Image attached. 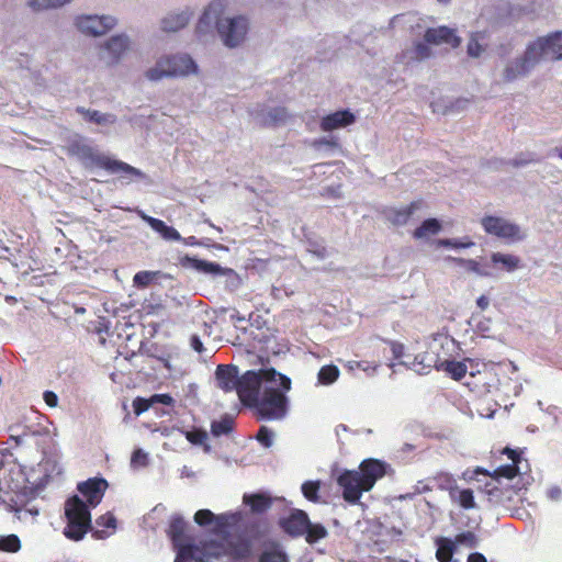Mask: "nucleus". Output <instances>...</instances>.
I'll return each instance as SVG.
<instances>
[{
    "label": "nucleus",
    "instance_id": "1",
    "mask_svg": "<svg viewBox=\"0 0 562 562\" xmlns=\"http://www.w3.org/2000/svg\"><path fill=\"white\" fill-rule=\"evenodd\" d=\"M291 389V380L274 369H260L257 383L250 389L251 400H245L244 405L256 408L260 419L279 420L288 412L285 393Z\"/></svg>",
    "mask_w": 562,
    "mask_h": 562
},
{
    "label": "nucleus",
    "instance_id": "2",
    "mask_svg": "<svg viewBox=\"0 0 562 562\" xmlns=\"http://www.w3.org/2000/svg\"><path fill=\"white\" fill-rule=\"evenodd\" d=\"M108 482L104 479H89L78 484L77 490L87 498L86 504L78 495L69 497L65 503L67 525L64 536L72 541H80L91 529L90 507L99 505L103 498Z\"/></svg>",
    "mask_w": 562,
    "mask_h": 562
},
{
    "label": "nucleus",
    "instance_id": "3",
    "mask_svg": "<svg viewBox=\"0 0 562 562\" xmlns=\"http://www.w3.org/2000/svg\"><path fill=\"white\" fill-rule=\"evenodd\" d=\"M186 530V521L180 516H173L169 525V536L177 549L175 562H209L211 558H220L223 555L239 557L247 551L245 546L233 547L226 539L222 542L210 541L202 548L182 543V537Z\"/></svg>",
    "mask_w": 562,
    "mask_h": 562
},
{
    "label": "nucleus",
    "instance_id": "4",
    "mask_svg": "<svg viewBox=\"0 0 562 562\" xmlns=\"http://www.w3.org/2000/svg\"><path fill=\"white\" fill-rule=\"evenodd\" d=\"M0 505L9 512H15L21 519L23 515L35 517L38 509L31 505L35 490L27 485V479L18 464L0 469Z\"/></svg>",
    "mask_w": 562,
    "mask_h": 562
},
{
    "label": "nucleus",
    "instance_id": "5",
    "mask_svg": "<svg viewBox=\"0 0 562 562\" xmlns=\"http://www.w3.org/2000/svg\"><path fill=\"white\" fill-rule=\"evenodd\" d=\"M387 464L376 459H368L361 462L359 471L342 472L337 482L342 488L345 501L356 504L362 492L370 491L375 482L386 474Z\"/></svg>",
    "mask_w": 562,
    "mask_h": 562
},
{
    "label": "nucleus",
    "instance_id": "6",
    "mask_svg": "<svg viewBox=\"0 0 562 562\" xmlns=\"http://www.w3.org/2000/svg\"><path fill=\"white\" fill-rule=\"evenodd\" d=\"M256 370H248L239 375V370L234 364H220L215 370L216 385L222 391L228 393L235 391L244 403L245 400H251L250 389L257 383Z\"/></svg>",
    "mask_w": 562,
    "mask_h": 562
},
{
    "label": "nucleus",
    "instance_id": "7",
    "mask_svg": "<svg viewBox=\"0 0 562 562\" xmlns=\"http://www.w3.org/2000/svg\"><path fill=\"white\" fill-rule=\"evenodd\" d=\"M445 350H454V339L447 335L438 334L434 336L430 341L428 351L415 356L412 361H400L398 364L404 366L418 374H427L432 368L440 371V363L442 361Z\"/></svg>",
    "mask_w": 562,
    "mask_h": 562
},
{
    "label": "nucleus",
    "instance_id": "8",
    "mask_svg": "<svg viewBox=\"0 0 562 562\" xmlns=\"http://www.w3.org/2000/svg\"><path fill=\"white\" fill-rule=\"evenodd\" d=\"M481 225L486 234L495 236L507 244H515L526 238L525 231L505 217L486 215L482 217Z\"/></svg>",
    "mask_w": 562,
    "mask_h": 562
},
{
    "label": "nucleus",
    "instance_id": "9",
    "mask_svg": "<svg viewBox=\"0 0 562 562\" xmlns=\"http://www.w3.org/2000/svg\"><path fill=\"white\" fill-rule=\"evenodd\" d=\"M249 31V21L244 15L225 16L217 22V34L228 48H236L244 43Z\"/></svg>",
    "mask_w": 562,
    "mask_h": 562
},
{
    "label": "nucleus",
    "instance_id": "10",
    "mask_svg": "<svg viewBox=\"0 0 562 562\" xmlns=\"http://www.w3.org/2000/svg\"><path fill=\"white\" fill-rule=\"evenodd\" d=\"M66 151L69 156L77 158L85 168L98 167L103 169L109 158L108 155L100 153L88 139L81 136L70 139L66 146Z\"/></svg>",
    "mask_w": 562,
    "mask_h": 562
},
{
    "label": "nucleus",
    "instance_id": "11",
    "mask_svg": "<svg viewBox=\"0 0 562 562\" xmlns=\"http://www.w3.org/2000/svg\"><path fill=\"white\" fill-rule=\"evenodd\" d=\"M537 52L538 45L531 46L529 43L522 55L506 63L502 74L503 80L506 82H512L528 76L540 63Z\"/></svg>",
    "mask_w": 562,
    "mask_h": 562
},
{
    "label": "nucleus",
    "instance_id": "12",
    "mask_svg": "<svg viewBox=\"0 0 562 562\" xmlns=\"http://www.w3.org/2000/svg\"><path fill=\"white\" fill-rule=\"evenodd\" d=\"M249 114L258 124L267 127L285 125L292 119V114L284 106L257 105L249 111Z\"/></svg>",
    "mask_w": 562,
    "mask_h": 562
},
{
    "label": "nucleus",
    "instance_id": "13",
    "mask_svg": "<svg viewBox=\"0 0 562 562\" xmlns=\"http://www.w3.org/2000/svg\"><path fill=\"white\" fill-rule=\"evenodd\" d=\"M116 24L111 15H81L76 19L77 29L89 36H101Z\"/></svg>",
    "mask_w": 562,
    "mask_h": 562
},
{
    "label": "nucleus",
    "instance_id": "14",
    "mask_svg": "<svg viewBox=\"0 0 562 562\" xmlns=\"http://www.w3.org/2000/svg\"><path fill=\"white\" fill-rule=\"evenodd\" d=\"M131 48V40L125 34L111 36L101 46V59L108 66H114L125 56Z\"/></svg>",
    "mask_w": 562,
    "mask_h": 562
},
{
    "label": "nucleus",
    "instance_id": "15",
    "mask_svg": "<svg viewBox=\"0 0 562 562\" xmlns=\"http://www.w3.org/2000/svg\"><path fill=\"white\" fill-rule=\"evenodd\" d=\"M531 46L538 45V59L541 60H562V32H554L548 36L538 37L530 43Z\"/></svg>",
    "mask_w": 562,
    "mask_h": 562
},
{
    "label": "nucleus",
    "instance_id": "16",
    "mask_svg": "<svg viewBox=\"0 0 562 562\" xmlns=\"http://www.w3.org/2000/svg\"><path fill=\"white\" fill-rule=\"evenodd\" d=\"M221 19L220 8L217 4H210L205 8L195 27V34L200 42L209 43L214 38V31H217V22Z\"/></svg>",
    "mask_w": 562,
    "mask_h": 562
},
{
    "label": "nucleus",
    "instance_id": "17",
    "mask_svg": "<svg viewBox=\"0 0 562 562\" xmlns=\"http://www.w3.org/2000/svg\"><path fill=\"white\" fill-rule=\"evenodd\" d=\"M171 70V78H183L191 75H198L199 66L195 60L187 53H177L166 55Z\"/></svg>",
    "mask_w": 562,
    "mask_h": 562
},
{
    "label": "nucleus",
    "instance_id": "18",
    "mask_svg": "<svg viewBox=\"0 0 562 562\" xmlns=\"http://www.w3.org/2000/svg\"><path fill=\"white\" fill-rule=\"evenodd\" d=\"M284 532L292 537L304 536L308 529V516L301 509H295L286 518L280 519Z\"/></svg>",
    "mask_w": 562,
    "mask_h": 562
},
{
    "label": "nucleus",
    "instance_id": "19",
    "mask_svg": "<svg viewBox=\"0 0 562 562\" xmlns=\"http://www.w3.org/2000/svg\"><path fill=\"white\" fill-rule=\"evenodd\" d=\"M103 169L112 175H119L120 179L127 180V183L134 179H147L146 173H144L140 169H137L122 160L111 158L110 156Z\"/></svg>",
    "mask_w": 562,
    "mask_h": 562
},
{
    "label": "nucleus",
    "instance_id": "20",
    "mask_svg": "<svg viewBox=\"0 0 562 562\" xmlns=\"http://www.w3.org/2000/svg\"><path fill=\"white\" fill-rule=\"evenodd\" d=\"M356 121L355 114L349 110H339L324 116L321 120V130L323 132H333L338 128L347 127Z\"/></svg>",
    "mask_w": 562,
    "mask_h": 562
},
{
    "label": "nucleus",
    "instance_id": "21",
    "mask_svg": "<svg viewBox=\"0 0 562 562\" xmlns=\"http://www.w3.org/2000/svg\"><path fill=\"white\" fill-rule=\"evenodd\" d=\"M180 262L182 267L193 269L204 274L217 276L232 272L231 269L223 268L216 262L205 261L202 259L190 257L188 255L184 256Z\"/></svg>",
    "mask_w": 562,
    "mask_h": 562
},
{
    "label": "nucleus",
    "instance_id": "22",
    "mask_svg": "<svg viewBox=\"0 0 562 562\" xmlns=\"http://www.w3.org/2000/svg\"><path fill=\"white\" fill-rule=\"evenodd\" d=\"M136 213L151 227L153 231L158 233L165 240L177 241L182 239V236L179 234V232L175 227L168 226L164 221L149 216L142 210H137Z\"/></svg>",
    "mask_w": 562,
    "mask_h": 562
},
{
    "label": "nucleus",
    "instance_id": "23",
    "mask_svg": "<svg viewBox=\"0 0 562 562\" xmlns=\"http://www.w3.org/2000/svg\"><path fill=\"white\" fill-rule=\"evenodd\" d=\"M425 41L431 44L446 43L452 47H457L460 44V38L454 34V31L446 26L428 29L425 33Z\"/></svg>",
    "mask_w": 562,
    "mask_h": 562
},
{
    "label": "nucleus",
    "instance_id": "24",
    "mask_svg": "<svg viewBox=\"0 0 562 562\" xmlns=\"http://www.w3.org/2000/svg\"><path fill=\"white\" fill-rule=\"evenodd\" d=\"M237 520L236 514H224L215 516L210 509H200L194 514V521L200 526H206L215 521L216 526L222 528L234 524Z\"/></svg>",
    "mask_w": 562,
    "mask_h": 562
},
{
    "label": "nucleus",
    "instance_id": "25",
    "mask_svg": "<svg viewBox=\"0 0 562 562\" xmlns=\"http://www.w3.org/2000/svg\"><path fill=\"white\" fill-rule=\"evenodd\" d=\"M192 18V11L186 8L179 12H171L161 21V29L165 32H177L183 29Z\"/></svg>",
    "mask_w": 562,
    "mask_h": 562
},
{
    "label": "nucleus",
    "instance_id": "26",
    "mask_svg": "<svg viewBox=\"0 0 562 562\" xmlns=\"http://www.w3.org/2000/svg\"><path fill=\"white\" fill-rule=\"evenodd\" d=\"M166 55L160 56L156 63L144 71V77L150 82H158L171 78V70Z\"/></svg>",
    "mask_w": 562,
    "mask_h": 562
},
{
    "label": "nucleus",
    "instance_id": "27",
    "mask_svg": "<svg viewBox=\"0 0 562 562\" xmlns=\"http://www.w3.org/2000/svg\"><path fill=\"white\" fill-rule=\"evenodd\" d=\"M452 351L445 350L442 361L440 363V371L447 372L452 379L461 380L467 373V366L463 362L454 361Z\"/></svg>",
    "mask_w": 562,
    "mask_h": 562
},
{
    "label": "nucleus",
    "instance_id": "28",
    "mask_svg": "<svg viewBox=\"0 0 562 562\" xmlns=\"http://www.w3.org/2000/svg\"><path fill=\"white\" fill-rule=\"evenodd\" d=\"M77 112L81 114L85 120L101 126H111L116 122V115L112 113H102L100 111L86 109L83 106H78Z\"/></svg>",
    "mask_w": 562,
    "mask_h": 562
},
{
    "label": "nucleus",
    "instance_id": "29",
    "mask_svg": "<svg viewBox=\"0 0 562 562\" xmlns=\"http://www.w3.org/2000/svg\"><path fill=\"white\" fill-rule=\"evenodd\" d=\"M259 562H289V558L279 542L271 541L265 546Z\"/></svg>",
    "mask_w": 562,
    "mask_h": 562
},
{
    "label": "nucleus",
    "instance_id": "30",
    "mask_svg": "<svg viewBox=\"0 0 562 562\" xmlns=\"http://www.w3.org/2000/svg\"><path fill=\"white\" fill-rule=\"evenodd\" d=\"M491 261L494 266H501V269L506 272H514L515 270L520 268V258L503 252H493L491 255Z\"/></svg>",
    "mask_w": 562,
    "mask_h": 562
},
{
    "label": "nucleus",
    "instance_id": "31",
    "mask_svg": "<svg viewBox=\"0 0 562 562\" xmlns=\"http://www.w3.org/2000/svg\"><path fill=\"white\" fill-rule=\"evenodd\" d=\"M419 202H413L411 205L403 209H392L387 212V220L394 225H405L408 223L415 210L419 207Z\"/></svg>",
    "mask_w": 562,
    "mask_h": 562
},
{
    "label": "nucleus",
    "instance_id": "32",
    "mask_svg": "<svg viewBox=\"0 0 562 562\" xmlns=\"http://www.w3.org/2000/svg\"><path fill=\"white\" fill-rule=\"evenodd\" d=\"M162 278H169V276L161 271H138L133 277V284L136 288L145 289L150 284L158 282Z\"/></svg>",
    "mask_w": 562,
    "mask_h": 562
},
{
    "label": "nucleus",
    "instance_id": "33",
    "mask_svg": "<svg viewBox=\"0 0 562 562\" xmlns=\"http://www.w3.org/2000/svg\"><path fill=\"white\" fill-rule=\"evenodd\" d=\"M437 552L436 557L439 562H458L453 560V553L456 551V542L450 538H439L436 541Z\"/></svg>",
    "mask_w": 562,
    "mask_h": 562
},
{
    "label": "nucleus",
    "instance_id": "34",
    "mask_svg": "<svg viewBox=\"0 0 562 562\" xmlns=\"http://www.w3.org/2000/svg\"><path fill=\"white\" fill-rule=\"evenodd\" d=\"M244 503L250 506L254 513L261 514L270 508L272 498L266 494H245Z\"/></svg>",
    "mask_w": 562,
    "mask_h": 562
},
{
    "label": "nucleus",
    "instance_id": "35",
    "mask_svg": "<svg viewBox=\"0 0 562 562\" xmlns=\"http://www.w3.org/2000/svg\"><path fill=\"white\" fill-rule=\"evenodd\" d=\"M440 231L441 223L437 218H428L414 231L413 236L416 239H426L430 236L437 235Z\"/></svg>",
    "mask_w": 562,
    "mask_h": 562
},
{
    "label": "nucleus",
    "instance_id": "36",
    "mask_svg": "<svg viewBox=\"0 0 562 562\" xmlns=\"http://www.w3.org/2000/svg\"><path fill=\"white\" fill-rule=\"evenodd\" d=\"M506 453H508L509 459L513 460L512 464L501 465L494 471V477L495 479H513L518 473V465L517 462H519V458L516 451L506 449Z\"/></svg>",
    "mask_w": 562,
    "mask_h": 562
},
{
    "label": "nucleus",
    "instance_id": "37",
    "mask_svg": "<svg viewBox=\"0 0 562 562\" xmlns=\"http://www.w3.org/2000/svg\"><path fill=\"white\" fill-rule=\"evenodd\" d=\"M450 497L458 502L464 509H471L475 507L473 491L470 488L458 490L457 487L450 492Z\"/></svg>",
    "mask_w": 562,
    "mask_h": 562
},
{
    "label": "nucleus",
    "instance_id": "38",
    "mask_svg": "<svg viewBox=\"0 0 562 562\" xmlns=\"http://www.w3.org/2000/svg\"><path fill=\"white\" fill-rule=\"evenodd\" d=\"M234 419L229 415H224L220 420H213L211 424V434L214 437L228 435L233 430Z\"/></svg>",
    "mask_w": 562,
    "mask_h": 562
},
{
    "label": "nucleus",
    "instance_id": "39",
    "mask_svg": "<svg viewBox=\"0 0 562 562\" xmlns=\"http://www.w3.org/2000/svg\"><path fill=\"white\" fill-rule=\"evenodd\" d=\"M339 374H340V371H339L338 367H336L334 364L323 366L319 369L318 374H317L318 384L330 385L337 381V379L339 378Z\"/></svg>",
    "mask_w": 562,
    "mask_h": 562
},
{
    "label": "nucleus",
    "instance_id": "40",
    "mask_svg": "<svg viewBox=\"0 0 562 562\" xmlns=\"http://www.w3.org/2000/svg\"><path fill=\"white\" fill-rule=\"evenodd\" d=\"M446 260L456 262L457 265L465 268L467 270H469L480 277H490L491 276V273L487 270L482 269L481 266L479 265V262L473 259H463V258H456V257L449 256L446 258Z\"/></svg>",
    "mask_w": 562,
    "mask_h": 562
},
{
    "label": "nucleus",
    "instance_id": "41",
    "mask_svg": "<svg viewBox=\"0 0 562 562\" xmlns=\"http://www.w3.org/2000/svg\"><path fill=\"white\" fill-rule=\"evenodd\" d=\"M482 42H485L484 33H473L468 43V54L471 57H479L484 52Z\"/></svg>",
    "mask_w": 562,
    "mask_h": 562
},
{
    "label": "nucleus",
    "instance_id": "42",
    "mask_svg": "<svg viewBox=\"0 0 562 562\" xmlns=\"http://www.w3.org/2000/svg\"><path fill=\"white\" fill-rule=\"evenodd\" d=\"M434 487H438L440 490H448L449 492L456 488V480L449 473H438L436 476L430 479Z\"/></svg>",
    "mask_w": 562,
    "mask_h": 562
},
{
    "label": "nucleus",
    "instance_id": "43",
    "mask_svg": "<svg viewBox=\"0 0 562 562\" xmlns=\"http://www.w3.org/2000/svg\"><path fill=\"white\" fill-rule=\"evenodd\" d=\"M186 438L193 445H201L205 452H210L211 447L206 443L207 432L202 429L187 430Z\"/></svg>",
    "mask_w": 562,
    "mask_h": 562
},
{
    "label": "nucleus",
    "instance_id": "44",
    "mask_svg": "<svg viewBox=\"0 0 562 562\" xmlns=\"http://www.w3.org/2000/svg\"><path fill=\"white\" fill-rule=\"evenodd\" d=\"M436 244L438 247H449V248H456V249L470 248V247L474 246V243L468 237H464L462 239L442 238V239H438L436 241Z\"/></svg>",
    "mask_w": 562,
    "mask_h": 562
},
{
    "label": "nucleus",
    "instance_id": "45",
    "mask_svg": "<svg viewBox=\"0 0 562 562\" xmlns=\"http://www.w3.org/2000/svg\"><path fill=\"white\" fill-rule=\"evenodd\" d=\"M326 535H327V531L324 526H322L319 524H312L308 520V529L304 535L306 537L307 542H310V543L316 542L319 539H323L324 537H326Z\"/></svg>",
    "mask_w": 562,
    "mask_h": 562
},
{
    "label": "nucleus",
    "instance_id": "46",
    "mask_svg": "<svg viewBox=\"0 0 562 562\" xmlns=\"http://www.w3.org/2000/svg\"><path fill=\"white\" fill-rule=\"evenodd\" d=\"M319 487V481H306L302 484L301 490L306 499L315 503L318 501Z\"/></svg>",
    "mask_w": 562,
    "mask_h": 562
},
{
    "label": "nucleus",
    "instance_id": "47",
    "mask_svg": "<svg viewBox=\"0 0 562 562\" xmlns=\"http://www.w3.org/2000/svg\"><path fill=\"white\" fill-rule=\"evenodd\" d=\"M453 542H456L457 546H463L467 548H476L479 544V539L472 531H464L456 536Z\"/></svg>",
    "mask_w": 562,
    "mask_h": 562
},
{
    "label": "nucleus",
    "instance_id": "48",
    "mask_svg": "<svg viewBox=\"0 0 562 562\" xmlns=\"http://www.w3.org/2000/svg\"><path fill=\"white\" fill-rule=\"evenodd\" d=\"M21 548V542L18 536L9 535L0 537V550L7 552H16Z\"/></svg>",
    "mask_w": 562,
    "mask_h": 562
},
{
    "label": "nucleus",
    "instance_id": "49",
    "mask_svg": "<svg viewBox=\"0 0 562 562\" xmlns=\"http://www.w3.org/2000/svg\"><path fill=\"white\" fill-rule=\"evenodd\" d=\"M538 161H539V159L536 157V155L533 153L528 151V153H520L515 158H513L509 164L513 167L519 168V167H525L529 164L538 162Z\"/></svg>",
    "mask_w": 562,
    "mask_h": 562
},
{
    "label": "nucleus",
    "instance_id": "50",
    "mask_svg": "<svg viewBox=\"0 0 562 562\" xmlns=\"http://www.w3.org/2000/svg\"><path fill=\"white\" fill-rule=\"evenodd\" d=\"M71 0H31L30 5L36 10L61 7Z\"/></svg>",
    "mask_w": 562,
    "mask_h": 562
},
{
    "label": "nucleus",
    "instance_id": "51",
    "mask_svg": "<svg viewBox=\"0 0 562 562\" xmlns=\"http://www.w3.org/2000/svg\"><path fill=\"white\" fill-rule=\"evenodd\" d=\"M148 454L142 449H136L131 458V467L134 469L144 468L147 465Z\"/></svg>",
    "mask_w": 562,
    "mask_h": 562
},
{
    "label": "nucleus",
    "instance_id": "52",
    "mask_svg": "<svg viewBox=\"0 0 562 562\" xmlns=\"http://www.w3.org/2000/svg\"><path fill=\"white\" fill-rule=\"evenodd\" d=\"M273 437V432L265 426H261L257 434V440L266 448L272 446Z\"/></svg>",
    "mask_w": 562,
    "mask_h": 562
},
{
    "label": "nucleus",
    "instance_id": "53",
    "mask_svg": "<svg viewBox=\"0 0 562 562\" xmlns=\"http://www.w3.org/2000/svg\"><path fill=\"white\" fill-rule=\"evenodd\" d=\"M150 406H153L150 397L149 398L136 397L133 401L134 413L137 416H139L140 414L146 412Z\"/></svg>",
    "mask_w": 562,
    "mask_h": 562
},
{
    "label": "nucleus",
    "instance_id": "54",
    "mask_svg": "<svg viewBox=\"0 0 562 562\" xmlns=\"http://www.w3.org/2000/svg\"><path fill=\"white\" fill-rule=\"evenodd\" d=\"M312 145L315 149H322L323 147L337 148L339 146L336 137H321L315 139Z\"/></svg>",
    "mask_w": 562,
    "mask_h": 562
},
{
    "label": "nucleus",
    "instance_id": "55",
    "mask_svg": "<svg viewBox=\"0 0 562 562\" xmlns=\"http://www.w3.org/2000/svg\"><path fill=\"white\" fill-rule=\"evenodd\" d=\"M115 517L111 514H105L103 516H100L97 520H95V524L100 527H104V528H111V529H114L115 528Z\"/></svg>",
    "mask_w": 562,
    "mask_h": 562
},
{
    "label": "nucleus",
    "instance_id": "56",
    "mask_svg": "<svg viewBox=\"0 0 562 562\" xmlns=\"http://www.w3.org/2000/svg\"><path fill=\"white\" fill-rule=\"evenodd\" d=\"M151 405L154 404H162L170 406L173 404L175 400L169 394H154L150 396Z\"/></svg>",
    "mask_w": 562,
    "mask_h": 562
},
{
    "label": "nucleus",
    "instance_id": "57",
    "mask_svg": "<svg viewBox=\"0 0 562 562\" xmlns=\"http://www.w3.org/2000/svg\"><path fill=\"white\" fill-rule=\"evenodd\" d=\"M430 56V48L425 43H418L415 46V57L424 59Z\"/></svg>",
    "mask_w": 562,
    "mask_h": 562
},
{
    "label": "nucleus",
    "instance_id": "58",
    "mask_svg": "<svg viewBox=\"0 0 562 562\" xmlns=\"http://www.w3.org/2000/svg\"><path fill=\"white\" fill-rule=\"evenodd\" d=\"M391 351L394 359H401L404 356L405 347L397 341H390Z\"/></svg>",
    "mask_w": 562,
    "mask_h": 562
},
{
    "label": "nucleus",
    "instance_id": "59",
    "mask_svg": "<svg viewBox=\"0 0 562 562\" xmlns=\"http://www.w3.org/2000/svg\"><path fill=\"white\" fill-rule=\"evenodd\" d=\"M43 400L49 407H56L58 405V396L53 391H45L43 393Z\"/></svg>",
    "mask_w": 562,
    "mask_h": 562
},
{
    "label": "nucleus",
    "instance_id": "60",
    "mask_svg": "<svg viewBox=\"0 0 562 562\" xmlns=\"http://www.w3.org/2000/svg\"><path fill=\"white\" fill-rule=\"evenodd\" d=\"M308 251L316 256L318 259H324L327 256V249L324 246L317 244H311Z\"/></svg>",
    "mask_w": 562,
    "mask_h": 562
},
{
    "label": "nucleus",
    "instance_id": "61",
    "mask_svg": "<svg viewBox=\"0 0 562 562\" xmlns=\"http://www.w3.org/2000/svg\"><path fill=\"white\" fill-rule=\"evenodd\" d=\"M432 488H434V486H432V483L430 482V480H428V482L419 481L414 486V493L415 494H422V493L428 492V491H430Z\"/></svg>",
    "mask_w": 562,
    "mask_h": 562
},
{
    "label": "nucleus",
    "instance_id": "62",
    "mask_svg": "<svg viewBox=\"0 0 562 562\" xmlns=\"http://www.w3.org/2000/svg\"><path fill=\"white\" fill-rule=\"evenodd\" d=\"M187 246H204L205 244L202 240L196 239L194 236L182 237L180 240Z\"/></svg>",
    "mask_w": 562,
    "mask_h": 562
},
{
    "label": "nucleus",
    "instance_id": "63",
    "mask_svg": "<svg viewBox=\"0 0 562 562\" xmlns=\"http://www.w3.org/2000/svg\"><path fill=\"white\" fill-rule=\"evenodd\" d=\"M180 476L183 479V477H187V479H195L196 477V473L189 467L187 465H183L180 470Z\"/></svg>",
    "mask_w": 562,
    "mask_h": 562
},
{
    "label": "nucleus",
    "instance_id": "64",
    "mask_svg": "<svg viewBox=\"0 0 562 562\" xmlns=\"http://www.w3.org/2000/svg\"><path fill=\"white\" fill-rule=\"evenodd\" d=\"M467 562H486V558L479 552L469 554Z\"/></svg>",
    "mask_w": 562,
    "mask_h": 562
}]
</instances>
